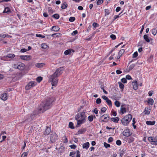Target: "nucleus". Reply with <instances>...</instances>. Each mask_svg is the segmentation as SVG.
<instances>
[{
    "label": "nucleus",
    "mask_w": 157,
    "mask_h": 157,
    "mask_svg": "<svg viewBox=\"0 0 157 157\" xmlns=\"http://www.w3.org/2000/svg\"><path fill=\"white\" fill-rule=\"evenodd\" d=\"M63 70V67H59L56 70L53 74L50 75L49 81L52 82V86L56 85L58 82L57 77L62 74Z\"/></svg>",
    "instance_id": "nucleus-1"
},
{
    "label": "nucleus",
    "mask_w": 157,
    "mask_h": 157,
    "mask_svg": "<svg viewBox=\"0 0 157 157\" xmlns=\"http://www.w3.org/2000/svg\"><path fill=\"white\" fill-rule=\"evenodd\" d=\"M54 101L53 98H48L40 104L39 110L42 113L49 109L52 106V104Z\"/></svg>",
    "instance_id": "nucleus-2"
},
{
    "label": "nucleus",
    "mask_w": 157,
    "mask_h": 157,
    "mask_svg": "<svg viewBox=\"0 0 157 157\" xmlns=\"http://www.w3.org/2000/svg\"><path fill=\"white\" fill-rule=\"evenodd\" d=\"M86 116L84 112H80L77 114L75 117V119L77 121V124L76 127H80L81 125L85 122Z\"/></svg>",
    "instance_id": "nucleus-3"
},
{
    "label": "nucleus",
    "mask_w": 157,
    "mask_h": 157,
    "mask_svg": "<svg viewBox=\"0 0 157 157\" xmlns=\"http://www.w3.org/2000/svg\"><path fill=\"white\" fill-rule=\"evenodd\" d=\"M132 116L131 114H128L124 116L121 120V123L124 126H128L129 123L131 121Z\"/></svg>",
    "instance_id": "nucleus-4"
},
{
    "label": "nucleus",
    "mask_w": 157,
    "mask_h": 157,
    "mask_svg": "<svg viewBox=\"0 0 157 157\" xmlns=\"http://www.w3.org/2000/svg\"><path fill=\"white\" fill-rule=\"evenodd\" d=\"M58 136L55 132H52L50 135V141L51 143L55 142L57 139Z\"/></svg>",
    "instance_id": "nucleus-5"
},
{
    "label": "nucleus",
    "mask_w": 157,
    "mask_h": 157,
    "mask_svg": "<svg viewBox=\"0 0 157 157\" xmlns=\"http://www.w3.org/2000/svg\"><path fill=\"white\" fill-rule=\"evenodd\" d=\"M36 115V114L34 113H33L31 114H29L27 115V118L25 121L28 122H30L34 119Z\"/></svg>",
    "instance_id": "nucleus-6"
},
{
    "label": "nucleus",
    "mask_w": 157,
    "mask_h": 157,
    "mask_svg": "<svg viewBox=\"0 0 157 157\" xmlns=\"http://www.w3.org/2000/svg\"><path fill=\"white\" fill-rule=\"evenodd\" d=\"M14 67L15 68H17L18 69L22 70L24 69L25 65L23 63L19 62L17 64H14Z\"/></svg>",
    "instance_id": "nucleus-7"
},
{
    "label": "nucleus",
    "mask_w": 157,
    "mask_h": 157,
    "mask_svg": "<svg viewBox=\"0 0 157 157\" xmlns=\"http://www.w3.org/2000/svg\"><path fill=\"white\" fill-rule=\"evenodd\" d=\"M36 85V83L35 82L33 81L30 82L25 86V89L26 90H29L32 87Z\"/></svg>",
    "instance_id": "nucleus-8"
},
{
    "label": "nucleus",
    "mask_w": 157,
    "mask_h": 157,
    "mask_svg": "<svg viewBox=\"0 0 157 157\" xmlns=\"http://www.w3.org/2000/svg\"><path fill=\"white\" fill-rule=\"evenodd\" d=\"M15 56V55L14 54H8L6 56H3L2 58V59L8 61V60L7 59V58H9L11 59L13 58Z\"/></svg>",
    "instance_id": "nucleus-9"
},
{
    "label": "nucleus",
    "mask_w": 157,
    "mask_h": 157,
    "mask_svg": "<svg viewBox=\"0 0 157 157\" xmlns=\"http://www.w3.org/2000/svg\"><path fill=\"white\" fill-rule=\"evenodd\" d=\"M101 117V118H103V120L102 121L103 122L108 121L110 118L109 115L107 114H104Z\"/></svg>",
    "instance_id": "nucleus-10"
},
{
    "label": "nucleus",
    "mask_w": 157,
    "mask_h": 157,
    "mask_svg": "<svg viewBox=\"0 0 157 157\" xmlns=\"http://www.w3.org/2000/svg\"><path fill=\"white\" fill-rule=\"evenodd\" d=\"M20 57L21 59L26 61L29 60L31 59V56H20Z\"/></svg>",
    "instance_id": "nucleus-11"
},
{
    "label": "nucleus",
    "mask_w": 157,
    "mask_h": 157,
    "mask_svg": "<svg viewBox=\"0 0 157 157\" xmlns=\"http://www.w3.org/2000/svg\"><path fill=\"white\" fill-rule=\"evenodd\" d=\"M135 66V65L132 64L130 65L129 67H128L126 69L124 70V71L126 72H128L132 70Z\"/></svg>",
    "instance_id": "nucleus-12"
},
{
    "label": "nucleus",
    "mask_w": 157,
    "mask_h": 157,
    "mask_svg": "<svg viewBox=\"0 0 157 157\" xmlns=\"http://www.w3.org/2000/svg\"><path fill=\"white\" fill-rule=\"evenodd\" d=\"M123 136L126 137H128L131 135L130 133V130L129 129H126L123 132Z\"/></svg>",
    "instance_id": "nucleus-13"
},
{
    "label": "nucleus",
    "mask_w": 157,
    "mask_h": 157,
    "mask_svg": "<svg viewBox=\"0 0 157 157\" xmlns=\"http://www.w3.org/2000/svg\"><path fill=\"white\" fill-rule=\"evenodd\" d=\"M51 128L49 127L48 126H47L45 131L44 132V135H48L51 132Z\"/></svg>",
    "instance_id": "nucleus-14"
},
{
    "label": "nucleus",
    "mask_w": 157,
    "mask_h": 157,
    "mask_svg": "<svg viewBox=\"0 0 157 157\" xmlns=\"http://www.w3.org/2000/svg\"><path fill=\"white\" fill-rule=\"evenodd\" d=\"M86 129L85 128H82L79 129L78 132V134H82L86 132Z\"/></svg>",
    "instance_id": "nucleus-15"
},
{
    "label": "nucleus",
    "mask_w": 157,
    "mask_h": 157,
    "mask_svg": "<svg viewBox=\"0 0 157 157\" xmlns=\"http://www.w3.org/2000/svg\"><path fill=\"white\" fill-rule=\"evenodd\" d=\"M133 88L134 90H137L138 89V84L136 81H135L132 82Z\"/></svg>",
    "instance_id": "nucleus-16"
},
{
    "label": "nucleus",
    "mask_w": 157,
    "mask_h": 157,
    "mask_svg": "<svg viewBox=\"0 0 157 157\" xmlns=\"http://www.w3.org/2000/svg\"><path fill=\"white\" fill-rule=\"evenodd\" d=\"M7 94L6 93L2 94L1 97V99L4 101L6 100L7 99Z\"/></svg>",
    "instance_id": "nucleus-17"
},
{
    "label": "nucleus",
    "mask_w": 157,
    "mask_h": 157,
    "mask_svg": "<svg viewBox=\"0 0 157 157\" xmlns=\"http://www.w3.org/2000/svg\"><path fill=\"white\" fill-rule=\"evenodd\" d=\"M74 52L75 51L72 49H69L67 50H66L64 52V53L66 55L70 54L71 52Z\"/></svg>",
    "instance_id": "nucleus-18"
},
{
    "label": "nucleus",
    "mask_w": 157,
    "mask_h": 157,
    "mask_svg": "<svg viewBox=\"0 0 157 157\" xmlns=\"http://www.w3.org/2000/svg\"><path fill=\"white\" fill-rule=\"evenodd\" d=\"M51 30L57 32L59 31V28L58 26H54L52 27Z\"/></svg>",
    "instance_id": "nucleus-19"
},
{
    "label": "nucleus",
    "mask_w": 157,
    "mask_h": 157,
    "mask_svg": "<svg viewBox=\"0 0 157 157\" xmlns=\"http://www.w3.org/2000/svg\"><path fill=\"white\" fill-rule=\"evenodd\" d=\"M90 144L88 142H86L84 143L82 145L83 148H85L87 149L89 147Z\"/></svg>",
    "instance_id": "nucleus-20"
},
{
    "label": "nucleus",
    "mask_w": 157,
    "mask_h": 157,
    "mask_svg": "<svg viewBox=\"0 0 157 157\" xmlns=\"http://www.w3.org/2000/svg\"><path fill=\"white\" fill-rule=\"evenodd\" d=\"M95 116L94 115H91L88 116V120L90 122H92L93 121L94 118H95Z\"/></svg>",
    "instance_id": "nucleus-21"
},
{
    "label": "nucleus",
    "mask_w": 157,
    "mask_h": 157,
    "mask_svg": "<svg viewBox=\"0 0 157 157\" xmlns=\"http://www.w3.org/2000/svg\"><path fill=\"white\" fill-rule=\"evenodd\" d=\"M144 112L145 114L148 115L150 113V109H149L148 108H145Z\"/></svg>",
    "instance_id": "nucleus-22"
},
{
    "label": "nucleus",
    "mask_w": 157,
    "mask_h": 157,
    "mask_svg": "<svg viewBox=\"0 0 157 157\" xmlns=\"http://www.w3.org/2000/svg\"><path fill=\"white\" fill-rule=\"evenodd\" d=\"M147 102L148 104L152 105L154 103V101L152 98H148Z\"/></svg>",
    "instance_id": "nucleus-23"
},
{
    "label": "nucleus",
    "mask_w": 157,
    "mask_h": 157,
    "mask_svg": "<svg viewBox=\"0 0 157 157\" xmlns=\"http://www.w3.org/2000/svg\"><path fill=\"white\" fill-rule=\"evenodd\" d=\"M144 38L147 42H150V39L149 38L148 36L147 35L145 34L144 36Z\"/></svg>",
    "instance_id": "nucleus-24"
},
{
    "label": "nucleus",
    "mask_w": 157,
    "mask_h": 157,
    "mask_svg": "<svg viewBox=\"0 0 157 157\" xmlns=\"http://www.w3.org/2000/svg\"><path fill=\"white\" fill-rule=\"evenodd\" d=\"M111 120L114 122L118 123V121L119 120V118L118 117L112 118H111Z\"/></svg>",
    "instance_id": "nucleus-25"
},
{
    "label": "nucleus",
    "mask_w": 157,
    "mask_h": 157,
    "mask_svg": "<svg viewBox=\"0 0 157 157\" xmlns=\"http://www.w3.org/2000/svg\"><path fill=\"white\" fill-rule=\"evenodd\" d=\"M146 124L147 125H152L155 124V121H147L146 122Z\"/></svg>",
    "instance_id": "nucleus-26"
},
{
    "label": "nucleus",
    "mask_w": 157,
    "mask_h": 157,
    "mask_svg": "<svg viewBox=\"0 0 157 157\" xmlns=\"http://www.w3.org/2000/svg\"><path fill=\"white\" fill-rule=\"evenodd\" d=\"M127 140L128 143L130 144L134 141V138L133 137L131 136L127 138Z\"/></svg>",
    "instance_id": "nucleus-27"
},
{
    "label": "nucleus",
    "mask_w": 157,
    "mask_h": 157,
    "mask_svg": "<svg viewBox=\"0 0 157 157\" xmlns=\"http://www.w3.org/2000/svg\"><path fill=\"white\" fill-rule=\"evenodd\" d=\"M44 65L43 63H37L36 64V66L38 68H41Z\"/></svg>",
    "instance_id": "nucleus-28"
},
{
    "label": "nucleus",
    "mask_w": 157,
    "mask_h": 157,
    "mask_svg": "<svg viewBox=\"0 0 157 157\" xmlns=\"http://www.w3.org/2000/svg\"><path fill=\"white\" fill-rule=\"evenodd\" d=\"M118 84L119 85V87L122 90H123L124 88V85L121 82H118Z\"/></svg>",
    "instance_id": "nucleus-29"
},
{
    "label": "nucleus",
    "mask_w": 157,
    "mask_h": 157,
    "mask_svg": "<svg viewBox=\"0 0 157 157\" xmlns=\"http://www.w3.org/2000/svg\"><path fill=\"white\" fill-rule=\"evenodd\" d=\"M121 112L122 114L126 112V108L125 107H122L120 109Z\"/></svg>",
    "instance_id": "nucleus-30"
},
{
    "label": "nucleus",
    "mask_w": 157,
    "mask_h": 157,
    "mask_svg": "<svg viewBox=\"0 0 157 157\" xmlns=\"http://www.w3.org/2000/svg\"><path fill=\"white\" fill-rule=\"evenodd\" d=\"M69 127L71 129H74L75 128L73 125V124L72 122H70L69 124Z\"/></svg>",
    "instance_id": "nucleus-31"
},
{
    "label": "nucleus",
    "mask_w": 157,
    "mask_h": 157,
    "mask_svg": "<svg viewBox=\"0 0 157 157\" xmlns=\"http://www.w3.org/2000/svg\"><path fill=\"white\" fill-rule=\"evenodd\" d=\"M48 46L45 43H43L41 44V47L42 48L46 49L48 48Z\"/></svg>",
    "instance_id": "nucleus-32"
},
{
    "label": "nucleus",
    "mask_w": 157,
    "mask_h": 157,
    "mask_svg": "<svg viewBox=\"0 0 157 157\" xmlns=\"http://www.w3.org/2000/svg\"><path fill=\"white\" fill-rule=\"evenodd\" d=\"M115 105L117 107H118L120 106V103L117 101H116L114 102Z\"/></svg>",
    "instance_id": "nucleus-33"
},
{
    "label": "nucleus",
    "mask_w": 157,
    "mask_h": 157,
    "mask_svg": "<svg viewBox=\"0 0 157 157\" xmlns=\"http://www.w3.org/2000/svg\"><path fill=\"white\" fill-rule=\"evenodd\" d=\"M52 17L56 19H58L59 18V16L58 14H55L52 16Z\"/></svg>",
    "instance_id": "nucleus-34"
},
{
    "label": "nucleus",
    "mask_w": 157,
    "mask_h": 157,
    "mask_svg": "<svg viewBox=\"0 0 157 157\" xmlns=\"http://www.w3.org/2000/svg\"><path fill=\"white\" fill-rule=\"evenodd\" d=\"M107 104L110 107L112 106V102L110 100H109L108 99L106 101Z\"/></svg>",
    "instance_id": "nucleus-35"
},
{
    "label": "nucleus",
    "mask_w": 157,
    "mask_h": 157,
    "mask_svg": "<svg viewBox=\"0 0 157 157\" xmlns=\"http://www.w3.org/2000/svg\"><path fill=\"white\" fill-rule=\"evenodd\" d=\"M43 78L41 77H38L36 78V81L38 82H40L42 80Z\"/></svg>",
    "instance_id": "nucleus-36"
},
{
    "label": "nucleus",
    "mask_w": 157,
    "mask_h": 157,
    "mask_svg": "<svg viewBox=\"0 0 157 157\" xmlns=\"http://www.w3.org/2000/svg\"><path fill=\"white\" fill-rule=\"evenodd\" d=\"M148 140L149 142H151V144L152 143L154 142L153 141V138H152V137L150 136L148 137Z\"/></svg>",
    "instance_id": "nucleus-37"
},
{
    "label": "nucleus",
    "mask_w": 157,
    "mask_h": 157,
    "mask_svg": "<svg viewBox=\"0 0 157 157\" xmlns=\"http://www.w3.org/2000/svg\"><path fill=\"white\" fill-rule=\"evenodd\" d=\"M67 6V4L66 2L64 3L61 6L62 9H65Z\"/></svg>",
    "instance_id": "nucleus-38"
},
{
    "label": "nucleus",
    "mask_w": 157,
    "mask_h": 157,
    "mask_svg": "<svg viewBox=\"0 0 157 157\" xmlns=\"http://www.w3.org/2000/svg\"><path fill=\"white\" fill-rule=\"evenodd\" d=\"M125 50L124 49H121L119 52L118 54H119V55H120L121 56L123 54Z\"/></svg>",
    "instance_id": "nucleus-39"
},
{
    "label": "nucleus",
    "mask_w": 157,
    "mask_h": 157,
    "mask_svg": "<svg viewBox=\"0 0 157 157\" xmlns=\"http://www.w3.org/2000/svg\"><path fill=\"white\" fill-rule=\"evenodd\" d=\"M28 152H24L21 155V157H27L28 155Z\"/></svg>",
    "instance_id": "nucleus-40"
},
{
    "label": "nucleus",
    "mask_w": 157,
    "mask_h": 157,
    "mask_svg": "<svg viewBox=\"0 0 157 157\" xmlns=\"http://www.w3.org/2000/svg\"><path fill=\"white\" fill-rule=\"evenodd\" d=\"M104 145L105 147L106 148H107L108 147H110V145L109 144H107L105 142H104Z\"/></svg>",
    "instance_id": "nucleus-41"
},
{
    "label": "nucleus",
    "mask_w": 157,
    "mask_h": 157,
    "mask_svg": "<svg viewBox=\"0 0 157 157\" xmlns=\"http://www.w3.org/2000/svg\"><path fill=\"white\" fill-rule=\"evenodd\" d=\"M101 100L100 98H98L96 99V102L97 104H99L101 103Z\"/></svg>",
    "instance_id": "nucleus-42"
},
{
    "label": "nucleus",
    "mask_w": 157,
    "mask_h": 157,
    "mask_svg": "<svg viewBox=\"0 0 157 157\" xmlns=\"http://www.w3.org/2000/svg\"><path fill=\"white\" fill-rule=\"evenodd\" d=\"M75 18L74 17H71L69 19V21L70 22H73L75 20Z\"/></svg>",
    "instance_id": "nucleus-43"
},
{
    "label": "nucleus",
    "mask_w": 157,
    "mask_h": 157,
    "mask_svg": "<svg viewBox=\"0 0 157 157\" xmlns=\"http://www.w3.org/2000/svg\"><path fill=\"white\" fill-rule=\"evenodd\" d=\"M103 2V0H98L97 2V4L98 5H100Z\"/></svg>",
    "instance_id": "nucleus-44"
},
{
    "label": "nucleus",
    "mask_w": 157,
    "mask_h": 157,
    "mask_svg": "<svg viewBox=\"0 0 157 157\" xmlns=\"http://www.w3.org/2000/svg\"><path fill=\"white\" fill-rule=\"evenodd\" d=\"M121 81L123 83H126L127 82V81L126 78H122L121 80Z\"/></svg>",
    "instance_id": "nucleus-45"
},
{
    "label": "nucleus",
    "mask_w": 157,
    "mask_h": 157,
    "mask_svg": "<svg viewBox=\"0 0 157 157\" xmlns=\"http://www.w3.org/2000/svg\"><path fill=\"white\" fill-rule=\"evenodd\" d=\"M64 138L63 140V142L65 143H67L68 142V140L66 137L65 136H64L63 138Z\"/></svg>",
    "instance_id": "nucleus-46"
},
{
    "label": "nucleus",
    "mask_w": 157,
    "mask_h": 157,
    "mask_svg": "<svg viewBox=\"0 0 157 157\" xmlns=\"http://www.w3.org/2000/svg\"><path fill=\"white\" fill-rule=\"evenodd\" d=\"M123 12V10L118 15H115L114 17V20H115V19L118 18L119 17H121V15L120 16H119V15H120V14L122 13Z\"/></svg>",
    "instance_id": "nucleus-47"
},
{
    "label": "nucleus",
    "mask_w": 157,
    "mask_h": 157,
    "mask_svg": "<svg viewBox=\"0 0 157 157\" xmlns=\"http://www.w3.org/2000/svg\"><path fill=\"white\" fill-rule=\"evenodd\" d=\"M36 36L39 37L45 38V36L41 34H36Z\"/></svg>",
    "instance_id": "nucleus-48"
},
{
    "label": "nucleus",
    "mask_w": 157,
    "mask_h": 157,
    "mask_svg": "<svg viewBox=\"0 0 157 157\" xmlns=\"http://www.w3.org/2000/svg\"><path fill=\"white\" fill-rule=\"evenodd\" d=\"M116 144L117 145L120 146L121 144V142L120 140H117L116 141Z\"/></svg>",
    "instance_id": "nucleus-49"
},
{
    "label": "nucleus",
    "mask_w": 157,
    "mask_h": 157,
    "mask_svg": "<svg viewBox=\"0 0 157 157\" xmlns=\"http://www.w3.org/2000/svg\"><path fill=\"white\" fill-rule=\"evenodd\" d=\"M157 31L155 29H153L152 30V34L154 35H155L157 33Z\"/></svg>",
    "instance_id": "nucleus-50"
},
{
    "label": "nucleus",
    "mask_w": 157,
    "mask_h": 157,
    "mask_svg": "<svg viewBox=\"0 0 157 157\" xmlns=\"http://www.w3.org/2000/svg\"><path fill=\"white\" fill-rule=\"evenodd\" d=\"M138 55V52H135L133 54V57L134 58L136 57Z\"/></svg>",
    "instance_id": "nucleus-51"
},
{
    "label": "nucleus",
    "mask_w": 157,
    "mask_h": 157,
    "mask_svg": "<svg viewBox=\"0 0 157 157\" xmlns=\"http://www.w3.org/2000/svg\"><path fill=\"white\" fill-rule=\"evenodd\" d=\"M110 37L113 40H114L116 38V36L113 34H112L110 36Z\"/></svg>",
    "instance_id": "nucleus-52"
},
{
    "label": "nucleus",
    "mask_w": 157,
    "mask_h": 157,
    "mask_svg": "<svg viewBox=\"0 0 157 157\" xmlns=\"http://www.w3.org/2000/svg\"><path fill=\"white\" fill-rule=\"evenodd\" d=\"M106 110V108L105 107H103L101 109V111L102 113H105Z\"/></svg>",
    "instance_id": "nucleus-53"
},
{
    "label": "nucleus",
    "mask_w": 157,
    "mask_h": 157,
    "mask_svg": "<svg viewBox=\"0 0 157 157\" xmlns=\"http://www.w3.org/2000/svg\"><path fill=\"white\" fill-rule=\"evenodd\" d=\"M11 12V10H3V13H6L7 14H9Z\"/></svg>",
    "instance_id": "nucleus-54"
},
{
    "label": "nucleus",
    "mask_w": 157,
    "mask_h": 157,
    "mask_svg": "<svg viewBox=\"0 0 157 157\" xmlns=\"http://www.w3.org/2000/svg\"><path fill=\"white\" fill-rule=\"evenodd\" d=\"M94 35V33H93V34L91 35H90V37L89 38H87L86 39V40H90L93 37Z\"/></svg>",
    "instance_id": "nucleus-55"
},
{
    "label": "nucleus",
    "mask_w": 157,
    "mask_h": 157,
    "mask_svg": "<svg viewBox=\"0 0 157 157\" xmlns=\"http://www.w3.org/2000/svg\"><path fill=\"white\" fill-rule=\"evenodd\" d=\"M102 98L104 100L106 101L109 99L105 95H103L102 97Z\"/></svg>",
    "instance_id": "nucleus-56"
},
{
    "label": "nucleus",
    "mask_w": 157,
    "mask_h": 157,
    "mask_svg": "<svg viewBox=\"0 0 157 157\" xmlns=\"http://www.w3.org/2000/svg\"><path fill=\"white\" fill-rule=\"evenodd\" d=\"M78 33V31L77 30H75L73 31V32L71 33V35L72 36H75Z\"/></svg>",
    "instance_id": "nucleus-57"
},
{
    "label": "nucleus",
    "mask_w": 157,
    "mask_h": 157,
    "mask_svg": "<svg viewBox=\"0 0 157 157\" xmlns=\"http://www.w3.org/2000/svg\"><path fill=\"white\" fill-rule=\"evenodd\" d=\"M126 79L128 80H130L132 79L131 77L129 75H127L126 76Z\"/></svg>",
    "instance_id": "nucleus-58"
},
{
    "label": "nucleus",
    "mask_w": 157,
    "mask_h": 157,
    "mask_svg": "<svg viewBox=\"0 0 157 157\" xmlns=\"http://www.w3.org/2000/svg\"><path fill=\"white\" fill-rule=\"evenodd\" d=\"M27 50L25 48H22L20 50V52H25L27 51Z\"/></svg>",
    "instance_id": "nucleus-59"
},
{
    "label": "nucleus",
    "mask_w": 157,
    "mask_h": 157,
    "mask_svg": "<svg viewBox=\"0 0 157 157\" xmlns=\"http://www.w3.org/2000/svg\"><path fill=\"white\" fill-rule=\"evenodd\" d=\"M113 138L112 137H110L108 140V142L109 143H110L113 141Z\"/></svg>",
    "instance_id": "nucleus-60"
},
{
    "label": "nucleus",
    "mask_w": 157,
    "mask_h": 157,
    "mask_svg": "<svg viewBox=\"0 0 157 157\" xmlns=\"http://www.w3.org/2000/svg\"><path fill=\"white\" fill-rule=\"evenodd\" d=\"M70 147H71V148L73 149H75L76 147V146L74 144L71 145L70 146Z\"/></svg>",
    "instance_id": "nucleus-61"
},
{
    "label": "nucleus",
    "mask_w": 157,
    "mask_h": 157,
    "mask_svg": "<svg viewBox=\"0 0 157 157\" xmlns=\"http://www.w3.org/2000/svg\"><path fill=\"white\" fill-rule=\"evenodd\" d=\"M144 25H143L142 26L140 32V34H141L143 32V30H144Z\"/></svg>",
    "instance_id": "nucleus-62"
},
{
    "label": "nucleus",
    "mask_w": 157,
    "mask_h": 157,
    "mask_svg": "<svg viewBox=\"0 0 157 157\" xmlns=\"http://www.w3.org/2000/svg\"><path fill=\"white\" fill-rule=\"evenodd\" d=\"M105 16H106L108 15L110 13L109 10H105Z\"/></svg>",
    "instance_id": "nucleus-63"
},
{
    "label": "nucleus",
    "mask_w": 157,
    "mask_h": 157,
    "mask_svg": "<svg viewBox=\"0 0 157 157\" xmlns=\"http://www.w3.org/2000/svg\"><path fill=\"white\" fill-rule=\"evenodd\" d=\"M92 25L94 27H96L98 26V24L95 22L93 23Z\"/></svg>",
    "instance_id": "nucleus-64"
}]
</instances>
